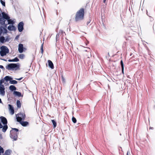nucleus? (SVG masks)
Segmentation results:
<instances>
[{
    "label": "nucleus",
    "instance_id": "nucleus-1",
    "mask_svg": "<svg viewBox=\"0 0 155 155\" xmlns=\"http://www.w3.org/2000/svg\"><path fill=\"white\" fill-rule=\"evenodd\" d=\"M2 18H0V24L1 25L10 24L13 25L14 23L13 21L10 19L8 14L5 12H2Z\"/></svg>",
    "mask_w": 155,
    "mask_h": 155
},
{
    "label": "nucleus",
    "instance_id": "nucleus-2",
    "mask_svg": "<svg viewBox=\"0 0 155 155\" xmlns=\"http://www.w3.org/2000/svg\"><path fill=\"white\" fill-rule=\"evenodd\" d=\"M84 10H78L76 13L75 20L76 22L81 21L84 19Z\"/></svg>",
    "mask_w": 155,
    "mask_h": 155
},
{
    "label": "nucleus",
    "instance_id": "nucleus-3",
    "mask_svg": "<svg viewBox=\"0 0 155 155\" xmlns=\"http://www.w3.org/2000/svg\"><path fill=\"white\" fill-rule=\"evenodd\" d=\"M19 130L17 128H12V130L10 131V137L13 139L14 141L17 140L18 138V135Z\"/></svg>",
    "mask_w": 155,
    "mask_h": 155
},
{
    "label": "nucleus",
    "instance_id": "nucleus-4",
    "mask_svg": "<svg viewBox=\"0 0 155 155\" xmlns=\"http://www.w3.org/2000/svg\"><path fill=\"white\" fill-rule=\"evenodd\" d=\"M0 54L1 56L6 55L9 52L8 48L5 46L3 45L0 47Z\"/></svg>",
    "mask_w": 155,
    "mask_h": 155
},
{
    "label": "nucleus",
    "instance_id": "nucleus-5",
    "mask_svg": "<svg viewBox=\"0 0 155 155\" xmlns=\"http://www.w3.org/2000/svg\"><path fill=\"white\" fill-rule=\"evenodd\" d=\"M19 67V63L16 64H10L6 66V68L8 70H17Z\"/></svg>",
    "mask_w": 155,
    "mask_h": 155
},
{
    "label": "nucleus",
    "instance_id": "nucleus-6",
    "mask_svg": "<svg viewBox=\"0 0 155 155\" xmlns=\"http://www.w3.org/2000/svg\"><path fill=\"white\" fill-rule=\"evenodd\" d=\"M17 121L19 122L20 121L24 120L25 117V115L22 113H20L16 115Z\"/></svg>",
    "mask_w": 155,
    "mask_h": 155
},
{
    "label": "nucleus",
    "instance_id": "nucleus-7",
    "mask_svg": "<svg viewBox=\"0 0 155 155\" xmlns=\"http://www.w3.org/2000/svg\"><path fill=\"white\" fill-rule=\"evenodd\" d=\"M7 25H4V26H0V33L1 34L2 33L3 34H6L7 32L8 31L6 28H7L6 26Z\"/></svg>",
    "mask_w": 155,
    "mask_h": 155
},
{
    "label": "nucleus",
    "instance_id": "nucleus-8",
    "mask_svg": "<svg viewBox=\"0 0 155 155\" xmlns=\"http://www.w3.org/2000/svg\"><path fill=\"white\" fill-rule=\"evenodd\" d=\"M24 24L23 21L20 22L18 25V31L21 32L24 29Z\"/></svg>",
    "mask_w": 155,
    "mask_h": 155
},
{
    "label": "nucleus",
    "instance_id": "nucleus-9",
    "mask_svg": "<svg viewBox=\"0 0 155 155\" xmlns=\"http://www.w3.org/2000/svg\"><path fill=\"white\" fill-rule=\"evenodd\" d=\"M0 119L1 120V122L3 125L7 124L8 121L6 118L5 117L3 116H1L0 117Z\"/></svg>",
    "mask_w": 155,
    "mask_h": 155
},
{
    "label": "nucleus",
    "instance_id": "nucleus-10",
    "mask_svg": "<svg viewBox=\"0 0 155 155\" xmlns=\"http://www.w3.org/2000/svg\"><path fill=\"white\" fill-rule=\"evenodd\" d=\"M24 47L23 45L22 44H19L18 45V51L19 53H22L24 51Z\"/></svg>",
    "mask_w": 155,
    "mask_h": 155
},
{
    "label": "nucleus",
    "instance_id": "nucleus-11",
    "mask_svg": "<svg viewBox=\"0 0 155 155\" xmlns=\"http://www.w3.org/2000/svg\"><path fill=\"white\" fill-rule=\"evenodd\" d=\"M20 124L23 127H26L29 124V123L26 121H20L19 122Z\"/></svg>",
    "mask_w": 155,
    "mask_h": 155
},
{
    "label": "nucleus",
    "instance_id": "nucleus-12",
    "mask_svg": "<svg viewBox=\"0 0 155 155\" xmlns=\"http://www.w3.org/2000/svg\"><path fill=\"white\" fill-rule=\"evenodd\" d=\"M9 109L11 111L12 114H13L14 113V109L13 107L11 105L9 104L8 105Z\"/></svg>",
    "mask_w": 155,
    "mask_h": 155
},
{
    "label": "nucleus",
    "instance_id": "nucleus-13",
    "mask_svg": "<svg viewBox=\"0 0 155 155\" xmlns=\"http://www.w3.org/2000/svg\"><path fill=\"white\" fill-rule=\"evenodd\" d=\"M8 29L10 31H15L16 29V28L13 25H11L8 26Z\"/></svg>",
    "mask_w": 155,
    "mask_h": 155
},
{
    "label": "nucleus",
    "instance_id": "nucleus-14",
    "mask_svg": "<svg viewBox=\"0 0 155 155\" xmlns=\"http://www.w3.org/2000/svg\"><path fill=\"white\" fill-rule=\"evenodd\" d=\"M48 66L52 69H53L54 68V65L52 62L50 60L48 61Z\"/></svg>",
    "mask_w": 155,
    "mask_h": 155
},
{
    "label": "nucleus",
    "instance_id": "nucleus-15",
    "mask_svg": "<svg viewBox=\"0 0 155 155\" xmlns=\"http://www.w3.org/2000/svg\"><path fill=\"white\" fill-rule=\"evenodd\" d=\"M4 79L5 81H6V82H8V81H9V83L10 82V81L11 80L13 79L10 76H6L4 78Z\"/></svg>",
    "mask_w": 155,
    "mask_h": 155
},
{
    "label": "nucleus",
    "instance_id": "nucleus-16",
    "mask_svg": "<svg viewBox=\"0 0 155 155\" xmlns=\"http://www.w3.org/2000/svg\"><path fill=\"white\" fill-rule=\"evenodd\" d=\"M5 88H0V94L3 96L5 95Z\"/></svg>",
    "mask_w": 155,
    "mask_h": 155
},
{
    "label": "nucleus",
    "instance_id": "nucleus-17",
    "mask_svg": "<svg viewBox=\"0 0 155 155\" xmlns=\"http://www.w3.org/2000/svg\"><path fill=\"white\" fill-rule=\"evenodd\" d=\"M0 42L1 43H4L6 42L5 40V38L3 36H0Z\"/></svg>",
    "mask_w": 155,
    "mask_h": 155
},
{
    "label": "nucleus",
    "instance_id": "nucleus-18",
    "mask_svg": "<svg viewBox=\"0 0 155 155\" xmlns=\"http://www.w3.org/2000/svg\"><path fill=\"white\" fill-rule=\"evenodd\" d=\"M14 95L20 97L21 96V93L17 91H14L13 92Z\"/></svg>",
    "mask_w": 155,
    "mask_h": 155
},
{
    "label": "nucleus",
    "instance_id": "nucleus-19",
    "mask_svg": "<svg viewBox=\"0 0 155 155\" xmlns=\"http://www.w3.org/2000/svg\"><path fill=\"white\" fill-rule=\"evenodd\" d=\"M9 89L12 91H15L16 90V88L13 85H11L9 87Z\"/></svg>",
    "mask_w": 155,
    "mask_h": 155
},
{
    "label": "nucleus",
    "instance_id": "nucleus-20",
    "mask_svg": "<svg viewBox=\"0 0 155 155\" xmlns=\"http://www.w3.org/2000/svg\"><path fill=\"white\" fill-rule=\"evenodd\" d=\"M19 61V59L17 57H15L13 59H9L8 60L9 62H18Z\"/></svg>",
    "mask_w": 155,
    "mask_h": 155
},
{
    "label": "nucleus",
    "instance_id": "nucleus-21",
    "mask_svg": "<svg viewBox=\"0 0 155 155\" xmlns=\"http://www.w3.org/2000/svg\"><path fill=\"white\" fill-rule=\"evenodd\" d=\"M2 128V131L3 132H5L8 128V127L7 124L4 125V126L3 127H3Z\"/></svg>",
    "mask_w": 155,
    "mask_h": 155
},
{
    "label": "nucleus",
    "instance_id": "nucleus-22",
    "mask_svg": "<svg viewBox=\"0 0 155 155\" xmlns=\"http://www.w3.org/2000/svg\"><path fill=\"white\" fill-rule=\"evenodd\" d=\"M17 106L18 108H20L21 107V103L20 101L17 100L16 102Z\"/></svg>",
    "mask_w": 155,
    "mask_h": 155
},
{
    "label": "nucleus",
    "instance_id": "nucleus-23",
    "mask_svg": "<svg viewBox=\"0 0 155 155\" xmlns=\"http://www.w3.org/2000/svg\"><path fill=\"white\" fill-rule=\"evenodd\" d=\"M11 151L9 150H6L4 153V155H10Z\"/></svg>",
    "mask_w": 155,
    "mask_h": 155
},
{
    "label": "nucleus",
    "instance_id": "nucleus-24",
    "mask_svg": "<svg viewBox=\"0 0 155 155\" xmlns=\"http://www.w3.org/2000/svg\"><path fill=\"white\" fill-rule=\"evenodd\" d=\"M17 81L12 79L10 81V83L12 84H17Z\"/></svg>",
    "mask_w": 155,
    "mask_h": 155
},
{
    "label": "nucleus",
    "instance_id": "nucleus-25",
    "mask_svg": "<svg viewBox=\"0 0 155 155\" xmlns=\"http://www.w3.org/2000/svg\"><path fill=\"white\" fill-rule=\"evenodd\" d=\"M51 122L53 124L54 126V128H55L57 125V123L56 121L54 120H51Z\"/></svg>",
    "mask_w": 155,
    "mask_h": 155
},
{
    "label": "nucleus",
    "instance_id": "nucleus-26",
    "mask_svg": "<svg viewBox=\"0 0 155 155\" xmlns=\"http://www.w3.org/2000/svg\"><path fill=\"white\" fill-rule=\"evenodd\" d=\"M25 57V55L23 54H20L18 56V57L19 58L23 59Z\"/></svg>",
    "mask_w": 155,
    "mask_h": 155
},
{
    "label": "nucleus",
    "instance_id": "nucleus-27",
    "mask_svg": "<svg viewBox=\"0 0 155 155\" xmlns=\"http://www.w3.org/2000/svg\"><path fill=\"white\" fill-rule=\"evenodd\" d=\"M4 152V150L3 148H2L0 146V155L1 153H3Z\"/></svg>",
    "mask_w": 155,
    "mask_h": 155
},
{
    "label": "nucleus",
    "instance_id": "nucleus-28",
    "mask_svg": "<svg viewBox=\"0 0 155 155\" xmlns=\"http://www.w3.org/2000/svg\"><path fill=\"white\" fill-rule=\"evenodd\" d=\"M72 120L73 121V122L74 123H75L77 122V120L75 117H73L72 118Z\"/></svg>",
    "mask_w": 155,
    "mask_h": 155
},
{
    "label": "nucleus",
    "instance_id": "nucleus-29",
    "mask_svg": "<svg viewBox=\"0 0 155 155\" xmlns=\"http://www.w3.org/2000/svg\"><path fill=\"white\" fill-rule=\"evenodd\" d=\"M120 64L121 65V69L122 68H124V63L123 62V61L122 60H121L120 62Z\"/></svg>",
    "mask_w": 155,
    "mask_h": 155
},
{
    "label": "nucleus",
    "instance_id": "nucleus-30",
    "mask_svg": "<svg viewBox=\"0 0 155 155\" xmlns=\"http://www.w3.org/2000/svg\"><path fill=\"white\" fill-rule=\"evenodd\" d=\"M120 64L121 65V69L122 68H124V63L123 62V61L122 60H121L120 62Z\"/></svg>",
    "mask_w": 155,
    "mask_h": 155
},
{
    "label": "nucleus",
    "instance_id": "nucleus-31",
    "mask_svg": "<svg viewBox=\"0 0 155 155\" xmlns=\"http://www.w3.org/2000/svg\"><path fill=\"white\" fill-rule=\"evenodd\" d=\"M59 33H61V35H63L64 34H65V32H64L62 30H60L59 31Z\"/></svg>",
    "mask_w": 155,
    "mask_h": 155
},
{
    "label": "nucleus",
    "instance_id": "nucleus-32",
    "mask_svg": "<svg viewBox=\"0 0 155 155\" xmlns=\"http://www.w3.org/2000/svg\"><path fill=\"white\" fill-rule=\"evenodd\" d=\"M2 5L3 6H5V2L4 1H3L2 0H1L0 1Z\"/></svg>",
    "mask_w": 155,
    "mask_h": 155
},
{
    "label": "nucleus",
    "instance_id": "nucleus-33",
    "mask_svg": "<svg viewBox=\"0 0 155 155\" xmlns=\"http://www.w3.org/2000/svg\"><path fill=\"white\" fill-rule=\"evenodd\" d=\"M43 44H42V45L41 46V53L42 54H43Z\"/></svg>",
    "mask_w": 155,
    "mask_h": 155
},
{
    "label": "nucleus",
    "instance_id": "nucleus-34",
    "mask_svg": "<svg viewBox=\"0 0 155 155\" xmlns=\"http://www.w3.org/2000/svg\"><path fill=\"white\" fill-rule=\"evenodd\" d=\"M5 40L6 42H8L10 40V38H9V37L8 36H7L6 37V38H5Z\"/></svg>",
    "mask_w": 155,
    "mask_h": 155
},
{
    "label": "nucleus",
    "instance_id": "nucleus-35",
    "mask_svg": "<svg viewBox=\"0 0 155 155\" xmlns=\"http://www.w3.org/2000/svg\"><path fill=\"white\" fill-rule=\"evenodd\" d=\"M5 80L4 79V78L3 79H2L0 80V84H2L4 82V81Z\"/></svg>",
    "mask_w": 155,
    "mask_h": 155
},
{
    "label": "nucleus",
    "instance_id": "nucleus-36",
    "mask_svg": "<svg viewBox=\"0 0 155 155\" xmlns=\"http://www.w3.org/2000/svg\"><path fill=\"white\" fill-rule=\"evenodd\" d=\"M0 88H5L4 85L2 84H0Z\"/></svg>",
    "mask_w": 155,
    "mask_h": 155
},
{
    "label": "nucleus",
    "instance_id": "nucleus-37",
    "mask_svg": "<svg viewBox=\"0 0 155 155\" xmlns=\"http://www.w3.org/2000/svg\"><path fill=\"white\" fill-rule=\"evenodd\" d=\"M60 33H58L57 34V35H56V40H57V39H58L59 36H60Z\"/></svg>",
    "mask_w": 155,
    "mask_h": 155
},
{
    "label": "nucleus",
    "instance_id": "nucleus-38",
    "mask_svg": "<svg viewBox=\"0 0 155 155\" xmlns=\"http://www.w3.org/2000/svg\"><path fill=\"white\" fill-rule=\"evenodd\" d=\"M91 18H90V19H89V20L88 21H87V25H88L89 24V23L90 22H91Z\"/></svg>",
    "mask_w": 155,
    "mask_h": 155
},
{
    "label": "nucleus",
    "instance_id": "nucleus-39",
    "mask_svg": "<svg viewBox=\"0 0 155 155\" xmlns=\"http://www.w3.org/2000/svg\"><path fill=\"white\" fill-rule=\"evenodd\" d=\"M0 68L2 69L3 70H5V68L2 65H0Z\"/></svg>",
    "mask_w": 155,
    "mask_h": 155
},
{
    "label": "nucleus",
    "instance_id": "nucleus-40",
    "mask_svg": "<svg viewBox=\"0 0 155 155\" xmlns=\"http://www.w3.org/2000/svg\"><path fill=\"white\" fill-rule=\"evenodd\" d=\"M23 78V77H21V78H15V79H16V80H19V81H20Z\"/></svg>",
    "mask_w": 155,
    "mask_h": 155
},
{
    "label": "nucleus",
    "instance_id": "nucleus-41",
    "mask_svg": "<svg viewBox=\"0 0 155 155\" xmlns=\"http://www.w3.org/2000/svg\"><path fill=\"white\" fill-rule=\"evenodd\" d=\"M19 35H17L15 38V39H17L18 38H19Z\"/></svg>",
    "mask_w": 155,
    "mask_h": 155
},
{
    "label": "nucleus",
    "instance_id": "nucleus-42",
    "mask_svg": "<svg viewBox=\"0 0 155 155\" xmlns=\"http://www.w3.org/2000/svg\"><path fill=\"white\" fill-rule=\"evenodd\" d=\"M3 127V126L0 122V128H2Z\"/></svg>",
    "mask_w": 155,
    "mask_h": 155
},
{
    "label": "nucleus",
    "instance_id": "nucleus-43",
    "mask_svg": "<svg viewBox=\"0 0 155 155\" xmlns=\"http://www.w3.org/2000/svg\"><path fill=\"white\" fill-rule=\"evenodd\" d=\"M101 11H102L101 12L102 13L103 12H102V11H103V12H104V10H101ZM103 14H102V13H101V16H102V17H103Z\"/></svg>",
    "mask_w": 155,
    "mask_h": 155
},
{
    "label": "nucleus",
    "instance_id": "nucleus-44",
    "mask_svg": "<svg viewBox=\"0 0 155 155\" xmlns=\"http://www.w3.org/2000/svg\"><path fill=\"white\" fill-rule=\"evenodd\" d=\"M130 152L129 151H127L126 154V155H129L130 154Z\"/></svg>",
    "mask_w": 155,
    "mask_h": 155
},
{
    "label": "nucleus",
    "instance_id": "nucleus-45",
    "mask_svg": "<svg viewBox=\"0 0 155 155\" xmlns=\"http://www.w3.org/2000/svg\"><path fill=\"white\" fill-rule=\"evenodd\" d=\"M122 72L123 74H124V68H122Z\"/></svg>",
    "mask_w": 155,
    "mask_h": 155
},
{
    "label": "nucleus",
    "instance_id": "nucleus-46",
    "mask_svg": "<svg viewBox=\"0 0 155 155\" xmlns=\"http://www.w3.org/2000/svg\"><path fill=\"white\" fill-rule=\"evenodd\" d=\"M2 18V14H1V13L0 12V18Z\"/></svg>",
    "mask_w": 155,
    "mask_h": 155
},
{
    "label": "nucleus",
    "instance_id": "nucleus-47",
    "mask_svg": "<svg viewBox=\"0 0 155 155\" xmlns=\"http://www.w3.org/2000/svg\"><path fill=\"white\" fill-rule=\"evenodd\" d=\"M146 12H147V15L148 16H150V15H148V12H147V10H146Z\"/></svg>",
    "mask_w": 155,
    "mask_h": 155
},
{
    "label": "nucleus",
    "instance_id": "nucleus-48",
    "mask_svg": "<svg viewBox=\"0 0 155 155\" xmlns=\"http://www.w3.org/2000/svg\"><path fill=\"white\" fill-rule=\"evenodd\" d=\"M62 79L63 82H64V78H63V77H62Z\"/></svg>",
    "mask_w": 155,
    "mask_h": 155
},
{
    "label": "nucleus",
    "instance_id": "nucleus-49",
    "mask_svg": "<svg viewBox=\"0 0 155 155\" xmlns=\"http://www.w3.org/2000/svg\"><path fill=\"white\" fill-rule=\"evenodd\" d=\"M2 103L1 99L0 98V103Z\"/></svg>",
    "mask_w": 155,
    "mask_h": 155
},
{
    "label": "nucleus",
    "instance_id": "nucleus-50",
    "mask_svg": "<svg viewBox=\"0 0 155 155\" xmlns=\"http://www.w3.org/2000/svg\"><path fill=\"white\" fill-rule=\"evenodd\" d=\"M80 10H84V8H80Z\"/></svg>",
    "mask_w": 155,
    "mask_h": 155
},
{
    "label": "nucleus",
    "instance_id": "nucleus-51",
    "mask_svg": "<svg viewBox=\"0 0 155 155\" xmlns=\"http://www.w3.org/2000/svg\"><path fill=\"white\" fill-rule=\"evenodd\" d=\"M150 128L152 129H153V127H150Z\"/></svg>",
    "mask_w": 155,
    "mask_h": 155
},
{
    "label": "nucleus",
    "instance_id": "nucleus-52",
    "mask_svg": "<svg viewBox=\"0 0 155 155\" xmlns=\"http://www.w3.org/2000/svg\"><path fill=\"white\" fill-rule=\"evenodd\" d=\"M2 60H4V61H6V60H5V59H2Z\"/></svg>",
    "mask_w": 155,
    "mask_h": 155
},
{
    "label": "nucleus",
    "instance_id": "nucleus-53",
    "mask_svg": "<svg viewBox=\"0 0 155 155\" xmlns=\"http://www.w3.org/2000/svg\"><path fill=\"white\" fill-rule=\"evenodd\" d=\"M106 0H104V2L105 3V2Z\"/></svg>",
    "mask_w": 155,
    "mask_h": 155
},
{
    "label": "nucleus",
    "instance_id": "nucleus-54",
    "mask_svg": "<svg viewBox=\"0 0 155 155\" xmlns=\"http://www.w3.org/2000/svg\"><path fill=\"white\" fill-rule=\"evenodd\" d=\"M43 12L44 13V10H43Z\"/></svg>",
    "mask_w": 155,
    "mask_h": 155
},
{
    "label": "nucleus",
    "instance_id": "nucleus-55",
    "mask_svg": "<svg viewBox=\"0 0 155 155\" xmlns=\"http://www.w3.org/2000/svg\"><path fill=\"white\" fill-rule=\"evenodd\" d=\"M0 136H1V137H2L1 135H0Z\"/></svg>",
    "mask_w": 155,
    "mask_h": 155
},
{
    "label": "nucleus",
    "instance_id": "nucleus-56",
    "mask_svg": "<svg viewBox=\"0 0 155 155\" xmlns=\"http://www.w3.org/2000/svg\"><path fill=\"white\" fill-rule=\"evenodd\" d=\"M2 10H0V11H1V12H2Z\"/></svg>",
    "mask_w": 155,
    "mask_h": 155
},
{
    "label": "nucleus",
    "instance_id": "nucleus-57",
    "mask_svg": "<svg viewBox=\"0 0 155 155\" xmlns=\"http://www.w3.org/2000/svg\"><path fill=\"white\" fill-rule=\"evenodd\" d=\"M0 10H1V9L0 8Z\"/></svg>",
    "mask_w": 155,
    "mask_h": 155
}]
</instances>
